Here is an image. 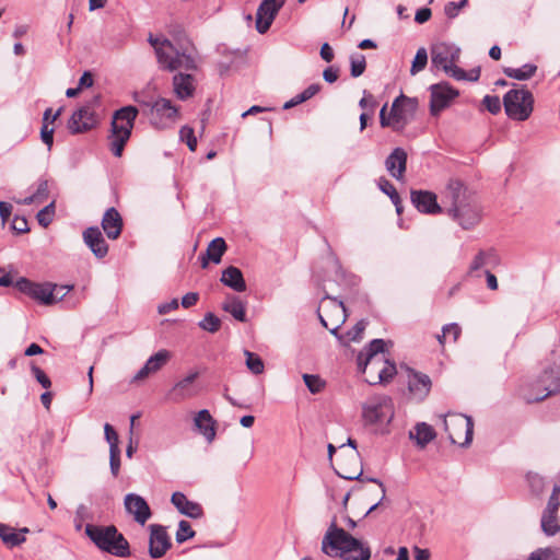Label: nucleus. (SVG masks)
<instances>
[{
    "mask_svg": "<svg viewBox=\"0 0 560 560\" xmlns=\"http://www.w3.org/2000/svg\"><path fill=\"white\" fill-rule=\"evenodd\" d=\"M126 511L133 516V520L144 525L152 516L151 509L147 501L139 494L128 493L124 499Z\"/></svg>",
    "mask_w": 560,
    "mask_h": 560,
    "instance_id": "6ab92c4d",
    "label": "nucleus"
},
{
    "mask_svg": "<svg viewBox=\"0 0 560 560\" xmlns=\"http://www.w3.org/2000/svg\"><path fill=\"white\" fill-rule=\"evenodd\" d=\"M196 535V532L191 528L189 522L180 521L178 523V529L176 532V541L178 544H183L186 540L192 538Z\"/></svg>",
    "mask_w": 560,
    "mask_h": 560,
    "instance_id": "de8ad7c7",
    "label": "nucleus"
},
{
    "mask_svg": "<svg viewBox=\"0 0 560 560\" xmlns=\"http://www.w3.org/2000/svg\"><path fill=\"white\" fill-rule=\"evenodd\" d=\"M152 124L158 128H165L178 115V109L167 98L160 97L152 105Z\"/></svg>",
    "mask_w": 560,
    "mask_h": 560,
    "instance_id": "aec40b11",
    "label": "nucleus"
},
{
    "mask_svg": "<svg viewBox=\"0 0 560 560\" xmlns=\"http://www.w3.org/2000/svg\"><path fill=\"white\" fill-rule=\"evenodd\" d=\"M337 475L347 480H361L363 468L359 452L341 455Z\"/></svg>",
    "mask_w": 560,
    "mask_h": 560,
    "instance_id": "412c9836",
    "label": "nucleus"
},
{
    "mask_svg": "<svg viewBox=\"0 0 560 560\" xmlns=\"http://www.w3.org/2000/svg\"><path fill=\"white\" fill-rule=\"evenodd\" d=\"M49 196V180L47 178H39L37 182L36 190L28 197H25L18 202L21 205L30 206L33 203H43Z\"/></svg>",
    "mask_w": 560,
    "mask_h": 560,
    "instance_id": "e433bc0d",
    "label": "nucleus"
},
{
    "mask_svg": "<svg viewBox=\"0 0 560 560\" xmlns=\"http://www.w3.org/2000/svg\"><path fill=\"white\" fill-rule=\"evenodd\" d=\"M486 108L493 115L500 113L501 101L497 95H486L482 101Z\"/></svg>",
    "mask_w": 560,
    "mask_h": 560,
    "instance_id": "5fc2aeb1",
    "label": "nucleus"
},
{
    "mask_svg": "<svg viewBox=\"0 0 560 560\" xmlns=\"http://www.w3.org/2000/svg\"><path fill=\"white\" fill-rule=\"evenodd\" d=\"M540 528L548 537H553L560 533V497L557 492L551 493L547 506L542 511Z\"/></svg>",
    "mask_w": 560,
    "mask_h": 560,
    "instance_id": "ddd939ff",
    "label": "nucleus"
},
{
    "mask_svg": "<svg viewBox=\"0 0 560 560\" xmlns=\"http://www.w3.org/2000/svg\"><path fill=\"white\" fill-rule=\"evenodd\" d=\"M194 421L199 432L211 443L215 438V420L212 418L209 410L202 409L198 411Z\"/></svg>",
    "mask_w": 560,
    "mask_h": 560,
    "instance_id": "2f4dec72",
    "label": "nucleus"
},
{
    "mask_svg": "<svg viewBox=\"0 0 560 560\" xmlns=\"http://www.w3.org/2000/svg\"><path fill=\"white\" fill-rule=\"evenodd\" d=\"M85 534L102 551L119 558H126L131 555L128 540L114 525L98 526L88 524L85 526Z\"/></svg>",
    "mask_w": 560,
    "mask_h": 560,
    "instance_id": "39448f33",
    "label": "nucleus"
},
{
    "mask_svg": "<svg viewBox=\"0 0 560 560\" xmlns=\"http://www.w3.org/2000/svg\"><path fill=\"white\" fill-rule=\"evenodd\" d=\"M303 381L312 394L320 393L325 387V382L318 375L303 374Z\"/></svg>",
    "mask_w": 560,
    "mask_h": 560,
    "instance_id": "49530a36",
    "label": "nucleus"
},
{
    "mask_svg": "<svg viewBox=\"0 0 560 560\" xmlns=\"http://www.w3.org/2000/svg\"><path fill=\"white\" fill-rule=\"evenodd\" d=\"M226 250V243L222 237H217L212 240L206 250V257H202V268L208 266V259L213 261L214 264H219L223 254Z\"/></svg>",
    "mask_w": 560,
    "mask_h": 560,
    "instance_id": "c9c22d12",
    "label": "nucleus"
},
{
    "mask_svg": "<svg viewBox=\"0 0 560 560\" xmlns=\"http://www.w3.org/2000/svg\"><path fill=\"white\" fill-rule=\"evenodd\" d=\"M407 153L402 148H396L385 160L387 172L396 179H401L406 172Z\"/></svg>",
    "mask_w": 560,
    "mask_h": 560,
    "instance_id": "cd10ccee",
    "label": "nucleus"
},
{
    "mask_svg": "<svg viewBox=\"0 0 560 560\" xmlns=\"http://www.w3.org/2000/svg\"><path fill=\"white\" fill-rule=\"evenodd\" d=\"M223 311L231 314L238 322H246L245 304L238 296L230 295L222 304Z\"/></svg>",
    "mask_w": 560,
    "mask_h": 560,
    "instance_id": "4c0bfd02",
    "label": "nucleus"
},
{
    "mask_svg": "<svg viewBox=\"0 0 560 560\" xmlns=\"http://www.w3.org/2000/svg\"><path fill=\"white\" fill-rule=\"evenodd\" d=\"M83 241L85 245L97 258H104L108 253V245L106 244L101 230L97 226H90L83 232Z\"/></svg>",
    "mask_w": 560,
    "mask_h": 560,
    "instance_id": "b1692460",
    "label": "nucleus"
},
{
    "mask_svg": "<svg viewBox=\"0 0 560 560\" xmlns=\"http://www.w3.org/2000/svg\"><path fill=\"white\" fill-rule=\"evenodd\" d=\"M417 109L418 100L401 94L394 101L392 105V128L396 131L402 130L405 126L413 118Z\"/></svg>",
    "mask_w": 560,
    "mask_h": 560,
    "instance_id": "9b49d317",
    "label": "nucleus"
},
{
    "mask_svg": "<svg viewBox=\"0 0 560 560\" xmlns=\"http://www.w3.org/2000/svg\"><path fill=\"white\" fill-rule=\"evenodd\" d=\"M199 376L197 371L190 372L183 380L178 381L171 389V396L175 401H180L186 398L192 397L196 393L192 388L194 382Z\"/></svg>",
    "mask_w": 560,
    "mask_h": 560,
    "instance_id": "c756f323",
    "label": "nucleus"
},
{
    "mask_svg": "<svg viewBox=\"0 0 560 560\" xmlns=\"http://www.w3.org/2000/svg\"><path fill=\"white\" fill-rule=\"evenodd\" d=\"M432 11L429 8H421L416 12L415 21L419 24H423L430 20Z\"/></svg>",
    "mask_w": 560,
    "mask_h": 560,
    "instance_id": "338daca9",
    "label": "nucleus"
},
{
    "mask_svg": "<svg viewBox=\"0 0 560 560\" xmlns=\"http://www.w3.org/2000/svg\"><path fill=\"white\" fill-rule=\"evenodd\" d=\"M102 228L110 240H116L121 234L122 219L114 207H110L105 211L102 219Z\"/></svg>",
    "mask_w": 560,
    "mask_h": 560,
    "instance_id": "c85d7f7f",
    "label": "nucleus"
},
{
    "mask_svg": "<svg viewBox=\"0 0 560 560\" xmlns=\"http://www.w3.org/2000/svg\"><path fill=\"white\" fill-rule=\"evenodd\" d=\"M55 217V200L40 209L36 215L38 223L43 228H47L54 220Z\"/></svg>",
    "mask_w": 560,
    "mask_h": 560,
    "instance_id": "37998d69",
    "label": "nucleus"
},
{
    "mask_svg": "<svg viewBox=\"0 0 560 560\" xmlns=\"http://www.w3.org/2000/svg\"><path fill=\"white\" fill-rule=\"evenodd\" d=\"M435 435L434 429L425 422L417 423L415 430L409 433L410 439L416 440L417 445L421 448L434 440Z\"/></svg>",
    "mask_w": 560,
    "mask_h": 560,
    "instance_id": "f704fd0d",
    "label": "nucleus"
},
{
    "mask_svg": "<svg viewBox=\"0 0 560 560\" xmlns=\"http://www.w3.org/2000/svg\"><path fill=\"white\" fill-rule=\"evenodd\" d=\"M444 196L451 203L447 209L448 215L463 229L469 230L479 223L481 218L479 205L460 180L451 179Z\"/></svg>",
    "mask_w": 560,
    "mask_h": 560,
    "instance_id": "f257e3e1",
    "label": "nucleus"
},
{
    "mask_svg": "<svg viewBox=\"0 0 560 560\" xmlns=\"http://www.w3.org/2000/svg\"><path fill=\"white\" fill-rule=\"evenodd\" d=\"M11 226L18 233H25L30 230L27 220L24 217L19 215L14 217Z\"/></svg>",
    "mask_w": 560,
    "mask_h": 560,
    "instance_id": "e2e57ef3",
    "label": "nucleus"
},
{
    "mask_svg": "<svg viewBox=\"0 0 560 560\" xmlns=\"http://www.w3.org/2000/svg\"><path fill=\"white\" fill-rule=\"evenodd\" d=\"M446 74H448L450 77L456 79V80H466L467 79V74L465 72V70H463L462 68L457 67L454 63L450 65L446 69L443 70Z\"/></svg>",
    "mask_w": 560,
    "mask_h": 560,
    "instance_id": "680f3d73",
    "label": "nucleus"
},
{
    "mask_svg": "<svg viewBox=\"0 0 560 560\" xmlns=\"http://www.w3.org/2000/svg\"><path fill=\"white\" fill-rule=\"evenodd\" d=\"M198 326L208 332L214 334L221 327V319L213 313L208 312L205 317L198 323Z\"/></svg>",
    "mask_w": 560,
    "mask_h": 560,
    "instance_id": "a19ab883",
    "label": "nucleus"
},
{
    "mask_svg": "<svg viewBox=\"0 0 560 560\" xmlns=\"http://www.w3.org/2000/svg\"><path fill=\"white\" fill-rule=\"evenodd\" d=\"M351 75L358 78L363 74L366 68L365 57L362 54L352 55L350 57Z\"/></svg>",
    "mask_w": 560,
    "mask_h": 560,
    "instance_id": "c03bdc74",
    "label": "nucleus"
},
{
    "mask_svg": "<svg viewBox=\"0 0 560 560\" xmlns=\"http://www.w3.org/2000/svg\"><path fill=\"white\" fill-rule=\"evenodd\" d=\"M505 114L514 120H526L534 108V96L527 89H512L503 96Z\"/></svg>",
    "mask_w": 560,
    "mask_h": 560,
    "instance_id": "0eeeda50",
    "label": "nucleus"
},
{
    "mask_svg": "<svg viewBox=\"0 0 560 560\" xmlns=\"http://www.w3.org/2000/svg\"><path fill=\"white\" fill-rule=\"evenodd\" d=\"M220 281L234 290L235 292H244L246 290V282L240 268L229 266L222 271Z\"/></svg>",
    "mask_w": 560,
    "mask_h": 560,
    "instance_id": "473e14b6",
    "label": "nucleus"
},
{
    "mask_svg": "<svg viewBox=\"0 0 560 560\" xmlns=\"http://www.w3.org/2000/svg\"><path fill=\"white\" fill-rule=\"evenodd\" d=\"M378 188L388 197H390V195H393L396 191L394 185L385 177H381L378 179Z\"/></svg>",
    "mask_w": 560,
    "mask_h": 560,
    "instance_id": "69168bd1",
    "label": "nucleus"
},
{
    "mask_svg": "<svg viewBox=\"0 0 560 560\" xmlns=\"http://www.w3.org/2000/svg\"><path fill=\"white\" fill-rule=\"evenodd\" d=\"M31 371L36 378V381L46 389L51 386L50 378L46 375V373L38 368L36 364L31 365Z\"/></svg>",
    "mask_w": 560,
    "mask_h": 560,
    "instance_id": "6e6d98bb",
    "label": "nucleus"
},
{
    "mask_svg": "<svg viewBox=\"0 0 560 560\" xmlns=\"http://www.w3.org/2000/svg\"><path fill=\"white\" fill-rule=\"evenodd\" d=\"M331 300H337V299L331 298L330 295L326 294L319 305V308H318V313H322V315H324L329 323H332V320H336V315L331 311Z\"/></svg>",
    "mask_w": 560,
    "mask_h": 560,
    "instance_id": "8fccbe9b",
    "label": "nucleus"
},
{
    "mask_svg": "<svg viewBox=\"0 0 560 560\" xmlns=\"http://www.w3.org/2000/svg\"><path fill=\"white\" fill-rule=\"evenodd\" d=\"M444 430L453 444L467 446L472 441L474 421L470 416L462 413H448L443 420Z\"/></svg>",
    "mask_w": 560,
    "mask_h": 560,
    "instance_id": "6e6552de",
    "label": "nucleus"
},
{
    "mask_svg": "<svg viewBox=\"0 0 560 560\" xmlns=\"http://www.w3.org/2000/svg\"><path fill=\"white\" fill-rule=\"evenodd\" d=\"M411 203L415 208L425 214H438L442 212L441 206L438 203V197L429 190H411Z\"/></svg>",
    "mask_w": 560,
    "mask_h": 560,
    "instance_id": "4be33fe9",
    "label": "nucleus"
},
{
    "mask_svg": "<svg viewBox=\"0 0 560 560\" xmlns=\"http://www.w3.org/2000/svg\"><path fill=\"white\" fill-rule=\"evenodd\" d=\"M491 256V253L480 250L470 264L469 270L476 271L487 265V259Z\"/></svg>",
    "mask_w": 560,
    "mask_h": 560,
    "instance_id": "13d9d810",
    "label": "nucleus"
},
{
    "mask_svg": "<svg viewBox=\"0 0 560 560\" xmlns=\"http://www.w3.org/2000/svg\"><path fill=\"white\" fill-rule=\"evenodd\" d=\"M244 354L246 355V366L248 370L256 375L261 374L265 369L261 358L248 350H245Z\"/></svg>",
    "mask_w": 560,
    "mask_h": 560,
    "instance_id": "79ce46f5",
    "label": "nucleus"
},
{
    "mask_svg": "<svg viewBox=\"0 0 560 560\" xmlns=\"http://www.w3.org/2000/svg\"><path fill=\"white\" fill-rule=\"evenodd\" d=\"M322 551L327 556H338L345 560H370L371 558L370 548L343 528L338 527L336 518L323 537Z\"/></svg>",
    "mask_w": 560,
    "mask_h": 560,
    "instance_id": "f03ea898",
    "label": "nucleus"
},
{
    "mask_svg": "<svg viewBox=\"0 0 560 560\" xmlns=\"http://www.w3.org/2000/svg\"><path fill=\"white\" fill-rule=\"evenodd\" d=\"M537 71V67L533 63H525L521 68H505L506 77L523 81L530 79Z\"/></svg>",
    "mask_w": 560,
    "mask_h": 560,
    "instance_id": "ea45409f",
    "label": "nucleus"
},
{
    "mask_svg": "<svg viewBox=\"0 0 560 560\" xmlns=\"http://www.w3.org/2000/svg\"><path fill=\"white\" fill-rule=\"evenodd\" d=\"M199 300V294L196 292H189L182 298V306L189 308L194 306Z\"/></svg>",
    "mask_w": 560,
    "mask_h": 560,
    "instance_id": "0e129e2a",
    "label": "nucleus"
},
{
    "mask_svg": "<svg viewBox=\"0 0 560 560\" xmlns=\"http://www.w3.org/2000/svg\"><path fill=\"white\" fill-rule=\"evenodd\" d=\"M430 113L432 116H438L458 95V91L447 83L433 84L430 86Z\"/></svg>",
    "mask_w": 560,
    "mask_h": 560,
    "instance_id": "2eb2a0df",
    "label": "nucleus"
},
{
    "mask_svg": "<svg viewBox=\"0 0 560 560\" xmlns=\"http://www.w3.org/2000/svg\"><path fill=\"white\" fill-rule=\"evenodd\" d=\"M384 350L385 341L373 339L358 355V368L368 374L365 381L371 385L388 383L397 373L396 364L384 358Z\"/></svg>",
    "mask_w": 560,
    "mask_h": 560,
    "instance_id": "7ed1b4c3",
    "label": "nucleus"
},
{
    "mask_svg": "<svg viewBox=\"0 0 560 560\" xmlns=\"http://www.w3.org/2000/svg\"><path fill=\"white\" fill-rule=\"evenodd\" d=\"M460 327L456 323L447 324L442 328V334L438 335L436 338L440 345H444L447 337V332H454V341H456L460 335Z\"/></svg>",
    "mask_w": 560,
    "mask_h": 560,
    "instance_id": "603ef678",
    "label": "nucleus"
},
{
    "mask_svg": "<svg viewBox=\"0 0 560 560\" xmlns=\"http://www.w3.org/2000/svg\"><path fill=\"white\" fill-rule=\"evenodd\" d=\"M28 532L30 529L27 527L21 528L19 532H15L11 526L0 523V538L3 541V544L10 548L23 544L26 540L24 534Z\"/></svg>",
    "mask_w": 560,
    "mask_h": 560,
    "instance_id": "72a5a7b5",
    "label": "nucleus"
},
{
    "mask_svg": "<svg viewBox=\"0 0 560 560\" xmlns=\"http://www.w3.org/2000/svg\"><path fill=\"white\" fill-rule=\"evenodd\" d=\"M179 136H180L182 141L186 142V144L190 151L196 150L197 139L195 137V132H194L192 128H190L188 126H184L179 131Z\"/></svg>",
    "mask_w": 560,
    "mask_h": 560,
    "instance_id": "3c124183",
    "label": "nucleus"
},
{
    "mask_svg": "<svg viewBox=\"0 0 560 560\" xmlns=\"http://www.w3.org/2000/svg\"><path fill=\"white\" fill-rule=\"evenodd\" d=\"M171 502L177 511L185 516L190 518H200L203 516L202 506L197 502L188 500L183 492H174L171 497Z\"/></svg>",
    "mask_w": 560,
    "mask_h": 560,
    "instance_id": "393cba45",
    "label": "nucleus"
},
{
    "mask_svg": "<svg viewBox=\"0 0 560 560\" xmlns=\"http://www.w3.org/2000/svg\"><path fill=\"white\" fill-rule=\"evenodd\" d=\"M195 78L188 73H177L173 77L174 93L179 100H187L195 92Z\"/></svg>",
    "mask_w": 560,
    "mask_h": 560,
    "instance_id": "7c9ffc66",
    "label": "nucleus"
},
{
    "mask_svg": "<svg viewBox=\"0 0 560 560\" xmlns=\"http://www.w3.org/2000/svg\"><path fill=\"white\" fill-rule=\"evenodd\" d=\"M109 468L114 477L119 475L120 470V452H109Z\"/></svg>",
    "mask_w": 560,
    "mask_h": 560,
    "instance_id": "052dcab7",
    "label": "nucleus"
},
{
    "mask_svg": "<svg viewBox=\"0 0 560 560\" xmlns=\"http://www.w3.org/2000/svg\"><path fill=\"white\" fill-rule=\"evenodd\" d=\"M394 415V401L386 395L372 396L362 405V417L369 424L389 423Z\"/></svg>",
    "mask_w": 560,
    "mask_h": 560,
    "instance_id": "1a4fd4ad",
    "label": "nucleus"
},
{
    "mask_svg": "<svg viewBox=\"0 0 560 560\" xmlns=\"http://www.w3.org/2000/svg\"><path fill=\"white\" fill-rule=\"evenodd\" d=\"M551 555L550 549H537L532 552L527 560H546Z\"/></svg>",
    "mask_w": 560,
    "mask_h": 560,
    "instance_id": "774afa93",
    "label": "nucleus"
},
{
    "mask_svg": "<svg viewBox=\"0 0 560 560\" xmlns=\"http://www.w3.org/2000/svg\"><path fill=\"white\" fill-rule=\"evenodd\" d=\"M319 91H320V84L313 83L310 86H307L303 92L296 94L290 101L284 103L283 108L289 109V108H292L301 103H304V102L311 100L313 96H315Z\"/></svg>",
    "mask_w": 560,
    "mask_h": 560,
    "instance_id": "58836bf2",
    "label": "nucleus"
},
{
    "mask_svg": "<svg viewBox=\"0 0 560 560\" xmlns=\"http://www.w3.org/2000/svg\"><path fill=\"white\" fill-rule=\"evenodd\" d=\"M431 385V380L427 374L410 370L408 388L417 400L421 401L428 396Z\"/></svg>",
    "mask_w": 560,
    "mask_h": 560,
    "instance_id": "a878e982",
    "label": "nucleus"
},
{
    "mask_svg": "<svg viewBox=\"0 0 560 560\" xmlns=\"http://www.w3.org/2000/svg\"><path fill=\"white\" fill-rule=\"evenodd\" d=\"M428 63V52L425 48L421 47L417 50L416 56L413 58L410 73L415 75L419 71L423 70Z\"/></svg>",
    "mask_w": 560,
    "mask_h": 560,
    "instance_id": "a18cd8bd",
    "label": "nucleus"
},
{
    "mask_svg": "<svg viewBox=\"0 0 560 560\" xmlns=\"http://www.w3.org/2000/svg\"><path fill=\"white\" fill-rule=\"evenodd\" d=\"M148 42L154 48L158 63L162 70L176 71L178 69L195 70L197 68L195 57L188 47L180 48L167 38H160L150 34Z\"/></svg>",
    "mask_w": 560,
    "mask_h": 560,
    "instance_id": "20e7f679",
    "label": "nucleus"
},
{
    "mask_svg": "<svg viewBox=\"0 0 560 560\" xmlns=\"http://www.w3.org/2000/svg\"><path fill=\"white\" fill-rule=\"evenodd\" d=\"M15 288L28 296L33 298L34 300L40 302L45 305H51L55 304L58 299H56L54 292L58 288L56 284H51L49 282L46 283H35L26 278H20L15 282ZM72 285H65L60 289L65 290L62 295L59 298L61 300L69 291L72 290Z\"/></svg>",
    "mask_w": 560,
    "mask_h": 560,
    "instance_id": "9d476101",
    "label": "nucleus"
},
{
    "mask_svg": "<svg viewBox=\"0 0 560 560\" xmlns=\"http://www.w3.org/2000/svg\"><path fill=\"white\" fill-rule=\"evenodd\" d=\"M104 433L105 440L109 445V452H120L118 434L109 423H105Z\"/></svg>",
    "mask_w": 560,
    "mask_h": 560,
    "instance_id": "09e8293b",
    "label": "nucleus"
},
{
    "mask_svg": "<svg viewBox=\"0 0 560 560\" xmlns=\"http://www.w3.org/2000/svg\"><path fill=\"white\" fill-rule=\"evenodd\" d=\"M138 114V108L132 105L124 106L114 113L110 124L109 148L115 156H121Z\"/></svg>",
    "mask_w": 560,
    "mask_h": 560,
    "instance_id": "423d86ee",
    "label": "nucleus"
},
{
    "mask_svg": "<svg viewBox=\"0 0 560 560\" xmlns=\"http://www.w3.org/2000/svg\"><path fill=\"white\" fill-rule=\"evenodd\" d=\"M331 311L336 315V320H332V323H329L322 313H318V318L320 320V324L327 328L331 335L337 337L338 339H342V336L338 334L339 328L343 325V323L347 319V313L346 307L342 303V301L338 300H331Z\"/></svg>",
    "mask_w": 560,
    "mask_h": 560,
    "instance_id": "bb28decb",
    "label": "nucleus"
},
{
    "mask_svg": "<svg viewBox=\"0 0 560 560\" xmlns=\"http://www.w3.org/2000/svg\"><path fill=\"white\" fill-rule=\"evenodd\" d=\"M467 1L468 0H462L459 2H447L444 7V14L448 19H455L458 15L459 10L467 4Z\"/></svg>",
    "mask_w": 560,
    "mask_h": 560,
    "instance_id": "864d4df0",
    "label": "nucleus"
},
{
    "mask_svg": "<svg viewBox=\"0 0 560 560\" xmlns=\"http://www.w3.org/2000/svg\"><path fill=\"white\" fill-rule=\"evenodd\" d=\"M149 529V555L153 559L162 558L172 547L171 538L166 528L159 524H151Z\"/></svg>",
    "mask_w": 560,
    "mask_h": 560,
    "instance_id": "dca6fc26",
    "label": "nucleus"
},
{
    "mask_svg": "<svg viewBox=\"0 0 560 560\" xmlns=\"http://www.w3.org/2000/svg\"><path fill=\"white\" fill-rule=\"evenodd\" d=\"M171 358L170 351L162 349L155 354L151 355L144 365L137 372L132 381L138 382L147 378L150 374L160 371L163 365L167 363Z\"/></svg>",
    "mask_w": 560,
    "mask_h": 560,
    "instance_id": "5701e85b",
    "label": "nucleus"
},
{
    "mask_svg": "<svg viewBox=\"0 0 560 560\" xmlns=\"http://www.w3.org/2000/svg\"><path fill=\"white\" fill-rule=\"evenodd\" d=\"M284 0H262L256 12V30L265 34L271 26Z\"/></svg>",
    "mask_w": 560,
    "mask_h": 560,
    "instance_id": "f3484780",
    "label": "nucleus"
},
{
    "mask_svg": "<svg viewBox=\"0 0 560 560\" xmlns=\"http://www.w3.org/2000/svg\"><path fill=\"white\" fill-rule=\"evenodd\" d=\"M460 49L453 44L438 43L431 48L432 65L439 69H446L459 58Z\"/></svg>",
    "mask_w": 560,
    "mask_h": 560,
    "instance_id": "a211bd4d",
    "label": "nucleus"
},
{
    "mask_svg": "<svg viewBox=\"0 0 560 560\" xmlns=\"http://www.w3.org/2000/svg\"><path fill=\"white\" fill-rule=\"evenodd\" d=\"M40 138L42 141L48 147V151H50L54 143V129L49 128L45 122L40 129Z\"/></svg>",
    "mask_w": 560,
    "mask_h": 560,
    "instance_id": "bf43d9fd",
    "label": "nucleus"
},
{
    "mask_svg": "<svg viewBox=\"0 0 560 560\" xmlns=\"http://www.w3.org/2000/svg\"><path fill=\"white\" fill-rule=\"evenodd\" d=\"M97 125V118L92 103H88L77 109L68 121V129L71 133H82L91 130Z\"/></svg>",
    "mask_w": 560,
    "mask_h": 560,
    "instance_id": "4468645a",
    "label": "nucleus"
},
{
    "mask_svg": "<svg viewBox=\"0 0 560 560\" xmlns=\"http://www.w3.org/2000/svg\"><path fill=\"white\" fill-rule=\"evenodd\" d=\"M560 392V377L553 370H546L533 385V393L525 397L527 402L541 401Z\"/></svg>",
    "mask_w": 560,
    "mask_h": 560,
    "instance_id": "f8f14e48",
    "label": "nucleus"
},
{
    "mask_svg": "<svg viewBox=\"0 0 560 560\" xmlns=\"http://www.w3.org/2000/svg\"><path fill=\"white\" fill-rule=\"evenodd\" d=\"M366 322L364 319L359 320L348 332V337L350 341H359L362 338V334L366 327Z\"/></svg>",
    "mask_w": 560,
    "mask_h": 560,
    "instance_id": "4d7b16f0",
    "label": "nucleus"
}]
</instances>
